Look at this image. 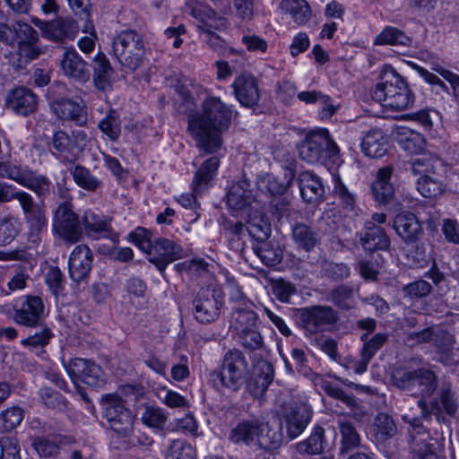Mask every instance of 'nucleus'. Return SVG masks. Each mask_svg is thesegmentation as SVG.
<instances>
[{"label":"nucleus","instance_id":"nucleus-39","mask_svg":"<svg viewBox=\"0 0 459 459\" xmlns=\"http://www.w3.org/2000/svg\"><path fill=\"white\" fill-rule=\"evenodd\" d=\"M93 81L95 86L101 91H105L111 82L113 68L109 60L102 52H99L92 61Z\"/></svg>","mask_w":459,"mask_h":459},{"label":"nucleus","instance_id":"nucleus-14","mask_svg":"<svg viewBox=\"0 0 459 459\" xmlns=\"http://www.w3.org/2000/svg\"><path fill=\"white\" fill-rule=\"evenodd\" d=\"M71 380L77 385L79 382L90 386L97 387L103 384V372L101 368L95 362L74 358L67 364L64 363Z\"/></svg>","mask_w":459,"mask_h":459},{"label":"nucleus","instance_id":"nucleus-47","mask_svg":"<svg viewBox=\"0 0 459 459\" xmlns=\"http://www.w3.org/2000/svg\"><path fill=\"white\" fill-rule=\"evenodd\" d=\"M140 419L145 426L161 430L167 423L168 414L163 409L158 406L146 404L143 406Z\"/></svg>","mask_w":459,"mask_h":459},{"label":"nucleus","instance_id":"nucleus-37","mask_svg":"<svg viewBox=\"0 0 459 459\" xmlns=\"http://www.w3.org/2000/svg\"><path fill=\"white\" fill-rule=\"evenodd\" d=\"M220 165V159L213 156L206 160L196 171L193 180V192L201 193L206 189L216 175Z\"/></svg>","mask_w":459,"mask_h":459},{"label":"nucleus","instance_id":"nucleus-17","mask_svg":"<svg viewBox=\"0 0 459 459\" xmlns=\"http://www.w3.org/2000/svg\"><path fill=\"white\" fill-rule=\"evenodd\" d=\"M265 429V423L257 418L242 420L230 429L229 440L235 445L251 446L256 444L259 433Z\"/></svg>","mask_w":459,"mask_h":459},{"label":"nucleus","instance_id":"nucleus-3","mask_svg":"<svg viewBox=\"0 0 459 459\" xmlns=\"http://www.w3.org/2000/svg\"><path fill=\"white\" fill-rule=\"evenodd\" d=\"M372 97L386 109L402 111L414 102V95L404 79L393 68L385 69L380 75Z\"/></svg>","mask_w":459,"mask_h":459},{"label":"nucleus","instance_id":"nucleus-16","mask_svg":"<svg viewBox=\"0 0 459 459\" xmlns=\"http://www.w3.org/2000/svg\"><path fill=\"white\" fill-rule=\"evenodd\" d=\"M273 365L265 359L257 360L255 365L253 377L246 383V390L254 398L261 400L273 381Z\"/></svg>","mask_w":459,"mask_h":459},{"label":"nucleus","instance_id":"nucleus-55","mask_svg":"<svg viewBox=\"0 0 459 459\" xmlns=\"http://www.w3.org/2000/svg\"><path fill=\"white\" fill-rule=\"evenodd\" d=\"M25 221L29 226L30 238L33 242H37L39 236L43 231H46L48 227L45 209L36 212V213L25 218Z\"/></svg>","mask_w":459,"mask_h":459},{"label":"nucleus","instance_id":"nucleus-11","mask_svg":"<svg viewBox=\"0 0 459 459\" xmlns=\"http://www.w3.org/2000/svg\"><path fill=\"white\" fill-rule=\"evenodd\" d=\"M402 419L410 426L412 459H442L434 452L433 445L429 443L430 435L420 419L409 414L403 415Z\"/></svg>","mask_w":459,"mask_h":459},{"label":"nucleus","instance_id":"nucleus-49","mask_svg":"<svg viewBox=\"0 0 459 459\" xmlns=\"http://www.w3.org/2000/svg\"><path fill=\"white\" fill-rule=\"evenodd\" d=\"M328 300L340 309L350 310L355 306L353 288L343 284L339 285L329 292Z\"/></svg>","mask_w":459,"mask_h":459},{"label":"nucleus","instance_id":"nucleus-18","mask_svg":"<svg viewBox=\"0 0 459 459\" xmlns=\"http://www.w3.org/2000/svg\"><path fill=\"white\" fill-rule=\"evenodd\" d=\"M56 116L65 121L74 122L78 126H84L88 121L86 108L70 99L57 98L50 103Z\"/></svg>","mask_w":459,"mask_h":459},{"label":"nucleus","instance_id":"nucleus-15","mask_svg":"<svg viewBox=\"0 0 459 459\" xmlns=\"http://www.w3.org/2000/svg\"><path fill=\"white\" fill-rule=\"evenodd\" d=\"M93 254L86 245H78L71 252L68 269L71 280L87 283L92 267Z\"/></svg>","mask_w":459,"mask_h":459},{"label":"nucleus","instance_id":"nucleus-8","mask_svg":"<svg viewBox=\"0 0 459 459\" xmlns=\"http://www.w3.org/2000/svg\"><path fill=\"white\" fill-rule=\"evenodd\" d=\"M101 406L109 428L118 435H130L133 430L134 416L125 406L124 400L117 394H105L101 398Z\"/></svg>","mask_w":459,"mask_h":459},{"label":"nucleus","instance_id":"nucleus-46","mask_svg":"<svg viewBox=\"0 0 459 459\" xmlns=\"http://www.w3.org/2000/svg\"><path fill=\"white\" fill-rule=\"evenodd\" d=\"M416 187L418 192L425 198H436L444 191V184L436 173L419 177Z\"/></svg>","mask_w":459,"mask_h":459},{"label":"nucleus","instance_id":"nucleus-25","mask_svg":"<svg viewBox=\"0 0 459 459\" xmlns=\"http://www.w3.org/2000/svg\"><path fill=\"white\" fill-rule=\"evenodd\" d=\"M60 65L63 73L70 78L81 82H85L90 79L91 73L88 64L74 48L65 51Z\"/></svg>","mask_w":459,"mask_h":459},{"label":"nucleus","instance_id":"nucleus-28","mask_svg":"<svg viewBox=\"0 0 459 459\" xmlns=\"http://www.w3.org/2000/svg\"><path fill=\"white\" fill-rule=\"evenodd\" d=\"M394 227L396 233L406 242H416L422 234L419 218L412 212H404L395 217Z\"/></svg>","mask_w":459,"mask_h":459},{"label":"nucleus","instance_id":"nucleus-27","mask_svg":"<svg viewBox=\"0 0 459 459\" xmlns=\"http://www.w3.org/2000/svg\"><path fill=\"white\" fill-rule=\"evenodd\" d=\"M360 244L368 252L385 250L390 246V239L385 230L374 222H366L359 233Z\"/></svg>","mask_w":459,"mask_h":459},{"label":"nucleus","instance_id":"nucleus-56","mask_svg":"<svg viewBox=\"0 0 459 459\" xmlns=\"http://www.w3.org/2000/svg\"><path fill=\"white\" fill-rule=\"evenodd\" d=\"M237 333L239 343L247 350H258L264 345V340L257 326L238 331Z\"/></svg>","mask_w":459,"mask_h":459},{"label":"nucleus","instance_id":"nucleus-52","mask_svg":"<svg viewBox=\"0 0 459 459\" xmlns=\"http://www.w3.org/2000/svg\"><path fill=\"white\" fill-rule=\"evenodd\" d=\"M51 146L54 155H58L65 160L69 159V155L73 154L74 150L73 139L62 130L54 133Z\"/></svg>","mask_w":459,"mask_h":459},{"label":"nucleus","instance_id":"nucleus-19","mask_svg":"<svg viewBox=\"0 0 459 459\" xmlns=\"http://www.w3.org/2000/svg\"><path fill=\"white\" fill-rule=\"evenodd\" d=\"M38 97L26 87H18L12 90L5 97L6 108L17 115L28 116L35 111Z\"/></svg>","mask_w":459,"mask_h":459},{"label":"nucleus","instance_id":"nucleus-54","mask_svg":"<svg viewBox=\"0 0 459 459\" xmlns=\"http://www.w3.org/2000/svg\"><path fill=\"white\" fill-rule=\"evenodd\" d=\"M266 429L259 433L256 445L265 450H274L283 442L281 429H273L267 423Z\"/></svg>","mask_w":459,"mask_h":459},{"label":"nucleus","instance_id":"nucleus-59","mask_svg":"<svg viewBox=\"0 0 459 459\" xmlns=\"http://www.w3.org/2000/svg\"><path fill=\"white\" fill-rule=\"evenodd\" d=\"M158 397L162 403L169 408H189L190 406L185 396L166 387L159 391Z\"/></svg>","mask_w":459,"mask_h":459},{"label":"nucleus","instance_id":"nucleus-41","mask_svg":"<svg viewBox=\"0 0 459 459\" xmlns=\"http://www.w3.org/2000/svg\"><path fill=\"white\" fill-rule=\"evenodd\" d=\"M121 124L119 112L110 108L98 123V128L110 142L116 143L121 135Z\"/></svg>","mask_w":459,"mask_h":459},{"label":"nucleus","instance_id":"nucleus-5","mask_svg":"<svg viewBox=\"0 0 459 459\" xmlns=\"http://www.w3.org/2000/svg\"><path fill=\"white\" fill-rule=\"evenodd\" d=\"M296 149L299 159L309 164L324 162L338 153V147L325 128H318L307 134L296 144Z\"/></svg>","mask_w":459,"mask_h":459},{"label":"nucleus","instance_id":"nucleus-60","mask_svg":"<svg viewBox=\"0 0 459 459\" xmlns=\"http://www.w3.org/2000/svg\"><path fill=\"white\" fill-rule=\"evenodd\" d=\"M294 177V169L288 168L285 173L284 182L281 183L275 178H268L266 186L267 190L271 193L272 195H273V197L281 196L291 186Z\"/></svg>","mask_w":459,"mask_h":459},{"label":"nucleus","instance_id":"nucleus-23","mask_svg":"<svg viewBox=\"0 0 459 459\" xmlns=\"http://www.w3.org/2000/svg\"><path fill=\"white\" fill-rule=\"evenodd\" d=\"M2 41L18 46L28 42H38L39 33L30 24L16 21L12 24L2 23Z\"/></svg>","mask_w":459,"mask_h":459},{"label":"nucleus","instance_id":"nucleus-30","mask_svg":"<svg viewBox=\"0 0 459 459\" xmlns=\"http://www.w3.org/2000/svg\"><path fill=\"white\" fill-rule=\"evenodd\" d=\"M291 237L297 247L306 252L312 251L321 240L318 230L303 222L292 226Z\"/></svg>","mask_w":459,"mask_h":459},{"label":"nucleus","instance_id":"nucleus-45","mask_svg":"<svg viewBox=\"0 0 459 459\" xmlns=\"http://www.w3.org/2000/svg\"><path fill=\"white\" fill-rule=\"evenodd\" d=\"M374 43L376 45L409 47L411 44V39L403 30L395 27L386 26L381 33L376 37Z\"/></svg>","mask_w":459,"mask_h":459},{"label":"nucleus","instance_id":"nucleus-31","mask_svg":"<svg viewBox=\"0 0 459 459\" xmlns=\"http://www.w3.org/2000/svg\"><path fill=\"white\" fill-rule=\"evenodd\" d=\"M393 170L391 166H386L377 172L376 180L371 185V191L374 199L378 203L387 204L394 196V189L390 182Z\"/></svg>","mask_w":459,"mask_h":459},{"label":"nucleus","instance_id":"nucleus-6","mask_svg":"<svg viewBox=\"0 0 459 459\" xmlns=\"http://www.w3.org/2000/svg\"><path fill=\"white\" fill-rule=\"evenodd\" d=\"M112 54L121 65L136 70L143 64L145 54L142 35L133 30H122L113 38Z\"/></svg>","mask_w":459,"mask_h":459},{"label":"nucleus","instance_id":"nucleus-34","mask_svg":"<svg viewBox=\"0 0 459 459\" xmlns=\"http://www.w3.org/2000/svg\"><path fill=\"white\" fill-rule=\"evenodd\" d=\"M397 143L410 153L420 152L425 146L424 136L407 126H398L393 132Z\"/></svg>","mask_w":459,"mask_h":459},{"label":"nucleus","instance_id":"nucleus-26","mask_svg":"<svg viewBox=\"0 0 459 459\" xmlns=\"http://www.w3.org/2000/svg\"><path fill=\"white\" fill-rule=\"evenodd\" d=\"M44 311V305L40 298L27 296L21 307L16 309L15 321L25 326H35L39 324Z\"/></svg>","mask_w":459,"mask_h":459},{"label":"nucleus","instance_id":"nucleus-24","mask_svg":"<svg viewBox=\"0 0 459 459\" xmlns=\"http://www.w3.org/2000/svg\"><path fill=\"white\" fill-rule=\"evenodd\" d=\"M299 186L302 199L307 204H317L325 196V187L321 178L313 171L306 170L299 175Z\"/></svg>","mask_w":459,"mask_h":459},{"label":"nucleus","instance_id":"nucleus-57","mask_svg":"<svg viewBox=\"0 0 459 459\" xmlns=\"http://www.w3.org/2000/svg\"><path fill=\"white\" fill-rule=\"evenodd\" d=\"M31 446L41 458L56 457L59 453L58 445L45 437H34Z\"/></svg>","mask_w":459,"mask_h":459},{"label":"nucleus","instance_id":"nucleus-42","mask_svg":"<svg viewBox=\"0 0 459 459\" xmlns=\"http://www.w3.org/2000/svg\"><path fill=\"white\" fill-rule=\"evenodd\" d=\"M281 8L299 25L307 23L311 17V9L306 0H282Z\"/></svg>","mask_w":459,"mask_h":459},{"label":"nucleus","instance_id":"nucleus-29","mask_svg":"<svg viewBox=\"0 0 459 459\" xmlns=\"http://www.w3.org/2000/svg\"><path fill=\"white\" fill-rule=\"evenodd\" d=\"M78 30V24L74 19L59 17L49 22L44 38L54 42L72 40L77 35Z\"/></svg>","mask_w":459,"mask_h":459},{"label":"nucleus","instance_id":"nucleus-13","mask_svg":"<svg viewBox=\"0 0 459 459\" xmlns=\"http://www.w3.org/2000/svg\"><path fill=\"white\" fill-rule=\"evenodd\" d=\"M148 260L163 273L166 267L176 260L185 256L183 247L176 241L167 238H157L148 252Z\"/></svg>","mask_w":459,"mask_h":459},{"label":"nucleus","instance_id":"nucleus-51","mask_svg":"<svg viewBox=\"0 0 459 459\" xmlns=\"http://www.w3.org/2000/svg\"><path fill=\"white\" fill-rule=\"evenodd\" d=\"M195 448L181 438L171 440L165 454V459H195Z\"/></svg>","mask_w":459,"mask_h":459},{"label":"nucleus","instance_id":"nucleus-4","mask_svg":"<svg viewBox=\"0 0 459 459\" xmlns=\"http://www.w3.org/2000/svg\"><path fill=\"white\" fill-rule=\"evenodd\" d=\"M393 385L398 389L420 399L429 397L437 389V376L426 368L408 369L396 368L391 377Z\"/></svg>","mask_w":459,"mask_h":459},{"label":"nucleus","instance_id":"nucleus-63","mask_svg":"<svg viewBox=\"0 0 459 459\" xmlns=\"http://www.w3.org/2000/svg\"><path fill=\"white\" fill-rule=\"evenodd\" d=\"M53 337L54 333L48 327H44L39 332H36L33 335L23 339L22 344L32 348H43L49 343Z\"/></svg>","mask_w":459,"mask_h":459},{"label":"nucleus","instance_id":"nucleus-40","mask_svg":"<svg viewBox=\"0 0 459 459\" xmlns=\"http://www.w3.org/2000/svg\"><path fill=\"white\" fill-rule=\"evenodd\" d=\"M74 183L88 192H96L101 186L102 181L92 174L90 169L75 164L68 169Z\"/></svg>","mask_w":459,"mask_h":459},{"label":"nucleus","instance_id":"nucleus-61","mask_svg":"<svg viewBox=\"0 0 459 459\" xmlns=\"http://www.w3.org/2000/svg\"><path fill=\"white\" fill-rule=\"evenodd\" d=\"M23 419V411L18 406L6 409L2 412V431H11Z\"/></svg>","mask_w":459,"mask_h":459},{"label":"nucleus","instance_id":"nucleus-44","mask_svg":"<svg viewBox=\"0 0 459 459\" xmlns=\"http://www.w3.org/2000/svg\"><path fill=\"white\" fill-rule=\"evenodd\" d=\"M187 10L189 13L198 19L202 25H198L199 30L204 28H217V20L215 12L208 5L193 1L187 4Z\"/></svg>","mask_w":459,"mask_h":459},{"label":"nucleus","instance_id":"nucleus-12","mask_svg":"<svg viewBox=\"0 0 459 459\" xmlns=\"http://www.w3.org/2000/svg\"><path fill=\"white\" fill-rule=\"evenodd\" d=\"M193 314L202 324L214 322L220 316L222 299L214 290L201 289L193 300Z\"/></svg>","mask_w":459,"mask_h":459},{"label":"nucleus","instance_id":"nucleus-21","mask_svg":"<svg viewBox=\"0 0 459 459\" xmlns=\"http://www.w3.org/2000/svg\"><path fill=\"white\" fill-rule=\"evenodd\" d=\"M310 418L311 411L306 406H290L284 410L281 426L285 427L288 437L294 439L305 430Z\"/></svg>","mask_w":459,"mask_h":459},{"label":"nucleus","instance_id":"nucleus-50","mask_svg":"<svg viewBox=\"0 0 459 459\" xmlns=\"http://www.w3.org/2000/svg\"><path fill=\"white\" fill-rule=\"evenodd\" d=\"M22 186L33 191L39 197H45L49 195L52 183L46 176L30 169Z\"/></svg>","mask_w":459,"mask_h":459},{"label":"nucleus","instance_id":"nucleus-1","mask_svg":"<svg viewBox=\"0 0 459 459\" xmlns=\"http://www.w3.org/2000/svg\"><path fill=\"white\" fill-rule=\"evenodd\" d=\"M238 112L219 97L207 95L201 110L188 118V130L196 146L205 153H214L222 145L221 134L227 131Z\"/></svg>","mask_w":459,"mask_h":459},{"label":"nucleus","instance_id":"nucleus-38","mask_svg":"<svg viewBox=\"0 0 459 459\" xmlns=\"http://www.w3.org/2000/svg\"><path fill=\"white\" fill-rule=\"evenodd\" d=\"M338 429L341 435L340 454L345 455L360 446L361 438L353 422L346 420H338Z\"/></svg>","mask_w":459,"mask_h":459},{"label":"nucleus","instance_id":"nucleus-33","mask_svg":"<svg viewBox=\"0 0 459 459\" xmlns=\"http://www.w3.org/2000/svg\"><path fill=\"white\" fill-rule=\"evenodd\" d=\"M333 194L334 198L338 201L339 206L346 215H359L360 209L357 204V195L348 188L340 177H336L333 179Z\"/></svg>","mask_w":459,"mask_h":459},{"label":"nucleus","instance_id":"nucleus-2","mask_svg":"<svg viewBox=\"0 0 459 459\" xmlns=\"http://www.w3.org/2000/svg\"><path fill=\"white\" fill-rule=\"evenodd\" d=\"M249 375V364L245 354L233 348L224 353L220 367L209 373V380L218 391L238 393Z\"/></svg>","mask_w":459,"mask_h":459},{"label":"nucleus","instance_id":"nucleus-20","mask_svg":"<svg viewBox=\"0 0 459 459\" xmlns=\"http://www.w3.org/2000/svg\"><path fill=\"white\" fill-rule=\"evenodd\" d=\"M82 223L88 236L93 238H110L117 241V235L113 232L111 219L98 214L91 210L85 211L82 217Z\"/></svg>","mask_w":459,"mask_h":459},{"label":"nucleus","instance_id":"nucleus-32","mask_svg":"<svg viewBox=\"0 0 459 459\" xmlns=\"http://www.w3.org/2000/svg\"><path fill=\"white\" fill-rule=\"evenodd\" d=\"M362 152L370 158H381L388 147L387 139L381 129L374 128L365 134L361 140Z\"/></svg>","mask_w":459,"mask_h":459},{"label":"nucleus","instance_id":"nucleus-58","mask_svg":"<svg viewBox=\"0 0 459 459\" xmlns=\"http://www.w3.org/2000/svg\"><path fill=\"white\" fill-rule=\"evenodd\" d=\"M39 395L40 397V401L48 408L61 411L66 406L65 398L50 387L40 388Z\"/></svg>","mask_w":459,"mask_h":459},{"label":"nucleus","instance_id":"nucleus-9","mask_svg":"<svg viewBox=\"0 0 459 459\" xmlns=\"http://www.w3.org/2000/svg\"><path fill=\"white\" fill-rule=\"evenodd\" d=\"M418 406L420 409V417L422 420H429L431 415H435L437 420H443V414L450 417L455 416L459 409V401L455 393L452 390L451 385L444 383L438 392V397L429 403L426 399H420Z\"/></svg>","mask_w":459,"mask_h":459},{"label":"nucleus","instance_id":"nucleus-48","mask_svg":"<svg viewBox=\"0 0 459 459\" xmlns=\"http://www.w3.org/2000/svg\"><path fill=\"white\" fill-rule=\"evenodd\" d=\"M257 326L256 314L248 308L234 307L231 314L230 327L236 332Z\"/></svg>","mask_w":459,"mask_h":459},{"label":"nucleus","instance_id":"nucleus-35","mask_svg":"<svg viewBox=\"0 0 459 459\" xmlns=\"http://www.w3.org/2000/svg\"><path fill=\"white\" fill-rule=\"evenodd\" d=\"M326 446L327 441L325 437V429L319 426L313 429L307 439L295 444L297 453L301 455H322Z\"/></svg>","mask_w":459,"mask_h":459},{"label":"nucleus","instance_id":"nucleus-43","mask_svg":"<svg viewBox=\"0 0 459 459\" xmlns=\"http://www.w3.org/2000/svg\"><path fill=\"white\" fill-rule=\"evenodd\" d=\"M252 248L263 264L267 266H274L282 260V250L278 245L272 242L256 243Z\"/></svg>","mask_w":459,"mask_h":459},{"label":"nucleus","instance_id":"nucleus-53","mask_svg":"<svg viewBox=\"0 0 459 459\" xmlns=\"http://www.w3.org/2000/svg\"><path fill=\"white\" fill-rule=\"evenodd\" d=\"M397 432L396 425L391 416L379 413L375 420V436L377 440L385 441L393 437Z\"/></svg>","mask_w":459,"mask_h":459},{"label":"nucleus","instance_id":"nucleus-36","mask_svg":"<svg viewBox=\"0 0 459 459\" xmlns=\"http://www.w3.org/2000/svg\"><path fill=\"white\" fill-rule=\"evenodd\" d=\"M247 180L233 184L227 194V204L232 211L238 212L249 206L253 201V194Z\"/></svg>","mask_w":459,"mask_h":459},{"label":"nucleus","instance_id":"nucleus-22","mask_svg":"<svg viewBox=\"0 0 459 459\" xmlns=\"http://www.w3.org/2000/svg\"><path fill=\"white\" fill-rule=\"evenodd\" d=\"M234 94L239 103L252 108L258 104L260 93L256 79L250 74L238 76L232 84Z\"/></svg>","mask_w":459,"mask_h":459},{"label":"nucleus","instance_id":"nucleus-10","mask_svg":"<svg viewBox=\"0 0 459 459\" xmlns=\"http://www.w3.org/2000/svg\"><path fill=\"white\" fill-rule=\"evenodd\" d=\"M299 319L307 332L318 333L333 327L339 316L337 311L330 306H312L301 309Z\"/></svg>","mask_w":459,"mask_h":459},{"label":"nucleus","instance_id":"nucleus-64","mask_svg":"<svg viewBox=\"0 0 459 459\" xmlns=\"http://www.w3.org/2000/svg\"><path fill=\"white\" fill-rule=\"evenodd\" d=\"M432 290V286L425 280H418L405 285L403 293L412 299H420L428 296Z\"/></svg>","mask_w":459,"mask_h":459},{"label":"nucleus","instance_id":"nucleus-7","mask_svg":"<svg viewBox=\"0 0 459 459\" xmlns=\"http://www.w3.org/2000/svg\"><path fill=\"white\" fill-rule=\"evenodd\" d=\"M67 191L63 194L64 201L56 207L52 223L54 233L57 234L64 241L74 244L82 238L83 228L78 214L74 212V206L65 197Z\"/></svg>","mask_w":459,"mask_h":459},{"label":"nucleus","instance_id":"nucleus-62","mask_svg":"<svg viewBox=\"0 0 459 459\" xmlns=\"http://www.w3.org/2000/svg\"><path fill=\"white\" fill-rule=\"evenodd\" d=\"M152 237V232L149 230L142 227L136 228L129 235L131 241L134 243L140 249L145 251L147 254L153 245Z\"/></svg>","mask_w":459,"mask_h":459}]
</instances>
